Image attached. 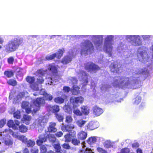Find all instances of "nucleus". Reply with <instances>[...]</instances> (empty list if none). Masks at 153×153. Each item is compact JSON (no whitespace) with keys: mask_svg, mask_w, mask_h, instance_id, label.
<instances>
[{"mask_svg":"<svg viewBox=\"0 0 153 153\" xmlns=\"http://www.w3.org/2000/svg\"><path fill=\"white\" fill-rule=\"evenodd\" d=\"M22 43L23 40L19 38H15L13 40L9 41L6 45V52L10 53L15 51L20 45H22Z\"/></svg>","mask_w":153,"mask_h":153,"instance_id":"nucleus-1","label":"nucleus"},{"mask_svg":"<svg viewBox=\"0 0 153 153\" xmlns=\"http://www.w3.org/2000/svg\"><path fill=\"white\" fill-rule=\"evenodd\" d=\"M83 47L81 49V53L86 56L88 54H91L94 51V47L93 44L90 41L86 42L83 45Z\"/></svg>","mask_w":153,"mask_h":153,"instance_id":"nucleus-2","label":"nucleus"},{"mask_svg":"<svg viewBox=\"0 0 153 153\" xmlns=\"http://www.w3.org/2000/svg\"><path fill=\"white\" fill-rule=\"evenodd\" d=\"M85 69L88 72L96 73L100 69L97 65L92 62H88L84 65Z\"/></svg>","mask_w":153,"mask_h":153,"instance_id":"nucleus-3","label":"nucleus"},{"mask_svg":"<svg viewBox=\"0 0 153 153\" xmlns=\"http://www.w3.org/2000/svg\"><path fill=\"white\" fill-rule=\"evenodd\" d=\"M34 107L33 112L34 113L39 110L41 105H44L45 103V100L42 97H38L33 100Z\"/></svg>","mask_w":153,"mask_h":153,"instance_id":"nucleus-4","label":"nucleus"},{"mask_svg":"<svg viewBox=\"0 0 153 153\" xmlns=\"http://www.w3.org/2000/svg\"><path fill=\"white\" fill-rule=\"evenodd\" d=\"M113 38L112 36H108L105 39L104 48L107 52H111L112 50L113 45Z\"/></svg>","mask_w":153,"mask_h":153,"instance_id":"nucleus-5","label":"nucleus"},{"mask_svg":"<svg viewBox=\"0 0 153 153\" xmlns=\"http://www.w3.org/2000/svg\"><path fill=\"white\" fill-rule=\"evenodd\" d=\"M83 101L84 98L81 96L76 97H72L70 99V102L72 104L74 108L78 106L79 103H82Z\"/></svg>","mask_w":153,"mask_h":153,"instance_id":"nucleus-6","label":"nucleus"},{"mask_svg":"<svg viewBox=\"0 0 153 153\" xmlns=\"http://www.w3.org/2000/svg\"><path fill=\"white\" fill-rule=\"evenodd\" d=\"M128 38L131 39L135 46L140 45L141 43V40L139 36H129Z\"/></svg>","mask_w":153,"mask_h":153,"instance_id":"nucleus-7","label":"nucleus"},{"mask_svg":"<svg viewBox=\"0 0 153 153\" xmlns=\"http://www.w3.org/2000/svg\"><path fill=\"white\" fill-rule=\"evenodd\" d=\"M120 84L124 87H127L131 85V81L129 77H123L121 78Z\"/></svg>","mask_w":153,"mask_h":153,"instance_id":"nucleus-8","label":"nucleus"},{"mask_svg":"<svg viewBox=\"0 0 153 153\" xmlns=\"http://www.w3.org/2000/svg\"><path fill=\"white\" fill-rule=\"evenodd\" d=\"M48 69L52 74L54 75H57L58 74V68L53 64H49L48 66Z\"/></svg>","mask_w":153,"mask_h":153,"instance_id":"nucleus-9","label":"nucleus"},{"mask_svg":"<svg viewBox=\"0 0 153 153\" xmlns=\"http://www.w3.org/2000/svg\"><path fill=\"white\" fill-rule=\"evenodd\" d=\"M103 112V111L102 108L97 106H95L93 108V114L96 116H100Z\"/></svg>","mask_w":153,"mask_h":153,"instance_id":"nucleus-10","label":"nucleus"},{"mask_svg":"<svg viewBox=\"0 0 153 153\" xmlns=\"http://www.w3.org/2000/svg\"><path fill=\"white\" fill-rule=\"evenodd\" d=\"M110 71L113 73H118L120 70V68L118 65L114 62L111 63L110 66Z\"/></svg>","mask_w":153,"mask_h":153,"instance_id":"nucleus-11","label":"nucleus"},{"mask_svg":"<svg viewBox=\"0 0 153 153\" xmlns=\"http://www.w3.org/2000/svg\"><path fill=\"white\" fill-rule=\"evenodd\" d=\"M38 138L39 139L36 141V144L39 146L42 145V144L47 140V137L44 134L40 135Z\"/></svg>","mask_w":153,"mask_h":153,"instance_id":"nucleus-12","label":"nucleus"},{"mask_svg":"<svg viewBox=\"0 0 153 153\" xmlns=\"http://www.w3.org/2000/svg\"><path fill=\"white\" fill-rule=\"evenodd\" d=\"M48 108L50 111L54 113L55 114L60 111L59 107L57 105H50L48 106Z\"/></svg>","mask_w":153,"mask_h":153,"instance_id":"nucleus-13","label":"nucleus"},{"mask_svg":"<svg viewBox=\"0 0 153 153\" xmlns=\"http://www.w3.org/2000/svg\"><path fill=\"white\" fill-rule=\"evenodd\" d=\"M32 119L31 117L26 114H24L21 120L22 122L26 124H29Z\"/></svg>","mask_w":153,"mask_h":153,"instance_id":"nucleus-14","label":"nucleus"},{"mask_svg":"<svg viewBox=\"0 0 153 153\" xmlns=\"http://www.w3.org/2000/svg\"><path fill=\"white\" fill-rule=\"evenodd\" d=\"M75 137V134L73 135L70 134H67L64 136L65 141L66 143L69 142L71 141L72 138Z\"/></svg>","mask_w":153,"mask_h":153,"instance_id":"nucleus-15","label":"nucleus"},{"mask_svg":"<svg viewBox=\"0 0 153 153\" xmlns=\"http://www.w3.org/2000/svg\"><path fill=\"white\" fill-rule=\"evenodd\" d=\"M87 135V134L86 132L82 131L78 133L77 137L79 139L84 140L86 138Z\"/></svg>","mask_w":153,"mask_h":153,"instance_id":"nucleus-16","label":"nucleus"},{"mask_svg":"<svg viewBox=\"0 0 153 153\" xmlns=\"http://www.w3.org/2000/svg\"><path fill=\"white\" fill-rule=\"evenodd\" d=\"M12 135L14 138H18L19 139L24 143H25L27 140V139L23 135L19 136L16 135L14 132L12 133Z\"/></svg>","mask_w":153,"mask_h":153,"instance_id":"nucleus-17","label":"nucleus"},{"mask_svg":"<svg viewBox=\"0 0 153 153\" xmlns=\"http://www.w3.org/2000/svg\"><path fill=\"white\" fill-rule=\"evenodd\" d=\"M74 128V125L71 126V125H65L62 127L63 130L66 131L69 133L71 132L72 130Z\"/></svg>","mask_w":153,"mask_h":153,"instance_id":"nucleus-18","label":"nucleus"},{"mask_svg":"<svg viewBox=\"0 0 153 153\" xmlns=\"http://www.w3.org/2000/svg\"><path fill=\"white\" fill-rule=\"evenodd\" d=\"M82 114H84L85 115H88L89 113V109L88 107L86 106L83 105L81 107Z\"/></svg>","mask_w":153,"mask_h":153,"instance_id":"nucleus-19","label":"nucleus"},{"mask_svg":"<svg viewBox=\"0 0 153 153\" xmlns=\"http://www.w3.org/2000/svg\"><path fill=\"white\" fill-rule=\"evenodd\" d=\"M42 95L43 96L45 100L51 101L53 98V97L51 94H48L45 92H43Z\"/></svg>","mask_w":153,"mask_h":153,"instance_id":"nucleus-20","label":"nucleus"},{"mask_svg":"<svg viewBox=\"0 0 153 153\" xmlns=\"http://www.w3.org/2000/svg\"><path fill=\"white\" fill-rule=\"evenodd\" d=\"M97 138L95 137H89L87 140V142L90 145H92L97 141Z\"/></svg>","mask_w":153,"mask_h":153,"instance_id":"nucleus-21","label":"nucleus"},{"mask_svg":"<svg viewBox=\"0 0 153 153\" xmlns=\"http://www.w3.org/2000/svg\"><path fill=\"white\" fill-rule=\"evenodd\" d=\"M4 74L7 78H11L14 75V73L12 71H6L4 72Z\"/></svg>","mask_w":153,"mask_h":153,"instance_id":"nucleus-22","label":"nucleus"},{"mask_svg":"<svg viewBox=\"0 0 153 153\" xmlns=\"http://www.w3.org/2000/svg\"><path fill=\"white\" fill-rule=\"evenodd\" d=\"M73 119L71 115H66L65 116V122L68 124L71 123Z\"/></svg>","mask_w":153,"mask_h":153,"instance_id":"nucleus-23","label":"nucleus"},{"mask_svg":"<svg viewBox=\"0 0 153 153\" xmlns=\"http://www.w3.org/2000/svg\"><path fill=\"white\" fill-rule=\"evenodd\" d=\"M72 88L73 93V94L75 95H78L80 92L79 90L80 88L77 86L74 85L73 86Z\"/></svg>","mask_w":153,"mask_h":153,"instance_id":"nucleus-24","label":"nucleus"},{"mask_svg":"<svg viewBox=\"0 0 153 153\" xmlns=\"http://www.w3.org/2000/svg\"><path fill=\"white\" fill-rule=\"evenodd\" d=\"M64 109L65 112L67 113L71 114L72 113L71 108L69 105H65L64 107Z\"/></svg>","mask_w":153,"mask_h":153,"instance_id":"nucleus-25","label":"nucleus"},{"mask_svg":"<svg viewBox=\"0 0 153 153\" xmlns=\"http://www.w3.org/2000/svg\"><path fill=\"white\" fill-rule=\"evenodd\" d=\"M55 125H49L48 128V131L49 132L54 133L57 131L56 128L55 127Z\"/></svg>","mask_w":153,"mask_h":153,"instance_id":"nucleus-26","label":"nucleus"},{"mask_svg":"<svg viewBox=\"0 0 153 153\" xmlns=\"http://www.w3.org/2000/svg\"><path fill=\"white\" fill-rule=\"evenodd\" d=\"M26 80L27 82L31 84L34 83L35 78L34 76H27L26 78Z\"/></svg>","mask_w":153,"mask_h":153,"instance_id":"nucleus-27","label":"nucleus"},{"mask_svg":"<svg viewBox=\"0 0 153 153\" xmlns=\"http://www.w3.org/2000/svg\"><path fill=\"white\" fill-rule=\"evenodd\" d=\"M7 83L9 85L13 86H15L17 85V82L16 80L13 79H9L7 81Z\"/></svg>","mask_w":153,"mask_h":153,"instance_id":"nucleus-28","label":"nucleus"},{"mask_svg":"<svg viewBox=\"0 0 153 153\" xmlns=\"http://www.w3.org/2000/svg\"><path fill=\"white\" fill-rule=\"evenodd\" d=\"M141 100V98L139 95L137 96L134 99V104L135 105H138L140 103Z\"/></svg>","mask_w":153,"mask_h":153,"instance_id":"nucleus-29","label":"nucleus"},{"mask_svg":"<svg viewBox=\"0 0 153 153\" xmlns=\"http://www.w3.org/2000/svg\"><path fill=\"white\" fill-rule=\"evenodd\" d=\"M54 102L56 103H62L64 102V99L60 97H57L54 99Z\"/></svg>","mask_w":153,"mask_h":153,"instance_id":"nucleus-30","label":"nucleus"},{"mask_svg":"<svg viewBox=\"0 0 153 153\" xmlns=\"http://www.w3.org/2000/svg\"><path fill=\"white\" fill-rule=\"evenodd\" d=\"M104 146L106 148H111L112 147L111 142L109 140L105 141L103 143Z\"/></svg>","mask_w":153,"mask_h":153,"instance_id":"nucleus-31","label":"nucleus"},{"mask_svg":"<svg viewBox=\"0 0 153 153\" xmlns=\"http://www.w3.org/2000/svg\"><path fill=\"white\" fill-rule=\"evenodd\" d=\"M71 143L74 146L78 145L80 143V141L77 138H73L71 140Z\"/></svg>","mask_w":153,"mask_h":153,"instance_id":"nucleus-32","label":"nucleus"},{"mask_svg":"<svg viewBox=\"0 0 153 153\" xmlns=\"http://www.w3.org/2000/svg\"><path fill=\"white\" fill-rule=\"evenodd\" d=\"M25 143L28 147H32L35 144V142L34 141L30 140H27Z\"/></svg>","mask_w":153,"mask_h":153,"instance_id":"nucleus-33","label":"nucleus"},{"mask_svg":"<svg viewBox=\"0 0 153 153\" xmlns=\"http://www.w3.org/2000/svg\"><path fill=\"white\" fill-rule=\"evenodd\" d=\"M79 153H94L91 149L86 148L85 150L82 149L79 151Z\"/></svg>","mask_w":153,"mask_h":153,"instance_id":"nucleus-34","label":"nucleus"},{"mask_svg":"<svg viewBox=\"0 0 153 153\" xmlns=\"http://www.w3.org/2000/svg\"><path fill=\"white\" fill-rule=\"evenodd\" d=\"M19 131L21 132L25 133L27 130V127L24 125H21L19 126Z\"/></svg>","mask_w":153,"mask_h":153,"instance_id":"nucleus-35","label":"nucleus"},{"mask_svg":"<svg viewBox=\"0 0 153 153\" xmlns=\"http://www.w3.org/2000/svg\"><path fill=\"white\" fill-rule=\"evenodd\" d=\"M48 138L50 141L52 143L55 142L56 140V138L54 134H49Z\"/></svg>","mask_w":153,"mask_h":153,"instance_id":"nucleus-36","label":"nucleus"},{"mask_svg":"<svg viewBox=\"0 0 153 153\" xmlns=\"http://www.w3.org/2000/svg\"><path fill=\"white\" fill-rule=\"evenodd\" d=\"M57 56L56 53H53L49 56H47L45 57V59L48 60H50L54 59Z\"/></svg>","mask_w":153,"mask_h":153,"instance_id":"nucleus-37","label":"nucleus"},{"mask_svg":"<svg viewBox=\"0 0 153 153\" xmlns=\"http://www.w3.org/2000/svg\"><path fill=\"white\" fill-rule=\"evenodd\" d=\"M40 149L41 153H46L47 152V149L44 145H41L40 147Z\"/></svg>","mask_w":153,"mask_h":153,"instance_id":"nucleus-38","label":"nucleus"},{"mask_svg":"<svg viewBox=\"0 0 153 153\" xmlns=\"http://www.w3.org/2000/svg\"><path fill=\"white\" fill-rule=\"evenodd\" d=\"M46 120L45 118H40L37 120V122L38 124H41L42 123V124H45L46 123Z\"/></svg>","mask_w":153,"mask_h":153,"instance_id":"nucleus-39","label":"nucleus"},{"mask_svg":"<svg viewBox=\"0 0 153 153\" xmlns=\"http://www.w3.org/2000/svg\"><path fill=\"white\" fill-rule=\"evenodd\" d=\"M30 106L29 103L28 102L23 101L22 103V107L24 109L29 107Z\"/></svg>","mask_w":153,"mask_h":153,"instance_id":"nucleus-40","label":"nucleus"},{"mask_svg":"<svg viewBox=\"0 0 153 153\" xmlns=\"http://www.w3.org/2000/svg\"><path fill=\"white\" fill-rule=\"evenodd\" d=\"M14 118L17 119H19L21 117L20 112L19 111H17L15 112L13 114Z\"/></svg>","mask_w":153,"mask_h":153,"instance_id":"nucleus-41","label":"nucleus"},{"mask_svg":"<svg viewBox=\"0 0 153 153\" xmlns=\"http://www.w3.org/2000/svg\"><path fill=\"white\" fill-rule=\"evenodd\" d=\"M53 146L54 148L56 149V152L62 150L60 144L59 143L54 144L53 145Z\"/></svg>","mask_w":153,"mask_h":153,"instance_id":"nucleus-42","label":"nucleus"},{"mask_svg":"<svg viewBox=\"0 0 153 153\" xmlns=\"http://www.w3.org/2000/svg\"><path fill=\"white\" fill-rule=\"evenodd\" d=\"M55 116L59 121L61 122L63 121L64 118L62 115L56 114H55Z\"/></svg>","mask_w":153,"mask_h":153,"instance_id":"nucleus-43","label":"nucleus"},{"mask_svg":"<svg viewBox=\"0 0 153 153\" xmlns=\"http://www.w3.org/2000/svg\"><path fill=\"white\" fill-rule=\"evenodd\" d=\"M130 149L127 148H123L121 149L120 153H130Z\"/></svg>","mask_w":153,"mask_h":153,"instance_id":"nucleus-44","label":"nucleus"},{"mask_svg":"<svg viewBox=\"0 0 153 153\" xmlns=\"http://www.w3.org/2000/svg\"><path fill=\"white\" fill-rule=\"evenodd\" d=\"M63 53V51L61 49H59L57 53V58L58 59H60L61 57L62 56Z\"/></svg>","mask_w":153,"mask_h":153,"instance_id":"nucleus-45","label":"nucleus"},{"mask_svg":"<svg viewBox=\"0 0 153 153\" xmlns=\"http://www.w3.org/2000/svg\"><path fill=\"white\" fill-rule=\"evenodd\" d=\"M102 43V41L100 39H98L94 43L95 45L96 46V47H99L101 45Z\"/></svg>","mask_w":153,"mask_h":153,"instance_id":"nucleus-46","label":"nucleus"},{"mask_svg":"<svg viewBox=\"0 0 153 153\" xmlns=\"http://www.w3.org/2000/svg\"><path fill=\"white\" fill-rule=\"evenodd\" d=\"M37 82L39 84H42L44 83V79L42 76H39L37 79Z\"/></svg>","mask_w":153,"mask_h":153,"instance_id":"nucleus-47","label":"nucleus"},{"mask_svg":"<svg viewBox=\"0 0 153 153\" xmlns=\"http://www.w3.org/2000/svg\"><path fill=\"white\" fill-rule=\"evenodd\" d=\"M73 112L75 115L77 116H80L82 115L81 111V112L78 109L74 110Z\"/></svg>","mask_w":153,"mask_h":153,"instance_id":"nucleus-48","label":"nucleus"},{"mask_svg":"<svg viewBox=\"0 0 153 153\" xmlns=\"http://www.w3.org/2000/svg\"><path fill=\"white\" fill-rule=\"evenodd\" d=\"M97 150L100 153H107V152L106 151L101 147H97Z\"/></svg>","mask_w":153,"mask_h":153,"instance_id":"nucleus-49","label":"nucleus"},{"mask_svg":"<svg viewBox=\"0 0 153 153\" xmlns=\"http://www.w3.org/2000/svg\"><path fill=\"white\" fill-rule=\"evenodd\" d=\"M37 73L38 74H40L42 75H43L45 72V71L42 69H40L37 70Z\"/></svg>","mask_w":153,"mask_h":153,"instance_id":"nucleus-50","label":"nucleus"},{"mask_svg":"<svg viewBox=\"0 0 153 153\" xmlns=\"http://www.w3.org/2000/svg\"><path fill=\"white\" fill-rule=\"evenodd\" d=\"M62 146L63 148L66 149H71V147L68 143H64L63 144Z\"/></svg>","mask_w":153,"mask_h":153,"instance_id":"nucleus-51","label":"nucleus"},{"mask_svg":"<svg viewBox=\"0 0 153 153\" xmlns=\"http://www.w3.org/2000/svg\"><path fill=\"white\" fill-rule=\"evenodd\" d=\"M94 125H87V127L88 129L90 130H92L97 128L96 127H94Z\"/></svg>","mask_w":153,"mask_h":153,"instance_id":"nucleus-52","label":"nucleus"},{"mask_svg":"<svg viewBox=\"0 0 153 153\" xmlns=\"http://www.w3.org/2000/svg\"><path fill=\"white\" fill-rule=\"evenodd\" d=\"M4 143L6 145L8 146L12 145L13 143L12 141L10 139L5 140Z\"/></svg>","mask_w":153,"mask_h":153,"instance_id":"nucleus-53","label":"nucleus"},{"mask_svg":"<svg viewBox=\"0 0 153 153\" xmlns=\"http://www.w3.org/2000/svg\"><path fill=\"white\" fill-rule=\"evenodd\" d=\"M14 59L13 57H10L7 59V62L9 64H12L14 61Z\"/></svg>","mask_w":153,"mask_h":153,"instance_id":"nucleus-54","label":"nucleus"},{"mask_svg":"<svg viewBox=\"0 0 153 153\" xmlns=\"http://www.w3.org/2000/svg\"><path fill=\"white\" fill-rule=\"evenodd\" d=\"M31 107L32 105H30L29 107H27L25 109V112L27 114H29L31 113Z\"/></svg>","mask_w":153,"mask_h":153,"instance_id":"nucleus-55","label":"nucleus"},{"mask_svg":"<svg viewBox=\"0 0 153 153\" xmlns=\"http://www.w3.org/2000/svg\"><path fill=\"white\" fill-rule=\"evenodd\" d=\"M132 147L133 148H137L139 146V144L137 142L134 143L132 144Z\"/></svg>","mask_w":153,"mask_h":153,"instance_id":"nucleus-56","label":"nucleus"},{"mask_svg":"<svg viewBox=\"0 0 153 153\" xmlns=\"http://www.w3.org/2000/svg\"><path fill=\"white\" fill-rule=\"evenodd\" d=\"M86 121L82 120V119H80L78 120L76 123L77 124H84L85 123Z\"/></svg>","mask_w":153,"mask_h":153,"instance_id":"nucleus-57","label":"nucleus"},{"mask_svg":"<svg viewBox=\"0 0 153 153\" xmlns=\"http://www.w3.org/2000/svg\"><path fill=\"white\" fill-rule=\"evenodd\" d=\"M63 90L65 92H69L70 91V88L68 86H64L63 87Z\"/></svg>","mask_w":153,"mask_h":153,"instance_id":"nucleus-58","label":"nucleus"},{"mask_svg":"<svg viewBox=\"0 0 153 153\" xmlns=\"http://www.w3.org/2000/svg\"><path fill=\"white\" fill-rule=\"evenodd\" d=\"M10 128L11 127L13 129L16 130L18 129V127H19V125H7Z\"/></svg>","mask_w":153,"mask_h":153,"instance_id":"nucleus-59","label":"nucleus"},{"mask_svg":"<svg viewBox=\"0 0 153 153\" xmlns=\"http://www.w3.org/2000/svg\"><path fill=\"white\" fill-rule=\"evenodd\" d=\"M140 73L142 74H146L148 73L149 72L147 69L144 68L141 69Z\"/></svg>","mask_w":153,"mask_h":153,"instance_id":"nucleus-60","label":"nucleus"},{"mask_svg":"<svg viewBox=\"0 0 153 153\" xmlns=\"http://www.w3.org/2000/svg\"><path fill=\"white\" fill-rule=\"evenodd\" d=\"M145 107V105L144 103L143 102H142L140 103V105L138 107V110H143Z\"/></svg>","mask_w":153,"mask_h":153,"instance_id":"nucleus-61","label":"nucleus"},{"mask_svg":"<svg viewBox=\"0 0 153 153\" xmlns=\"http://www.w3.org/2000/svg\"><path fill=\"white\" fill-rule=\"evenodd\" d=\"M63 135V133L62 131L57 132L55 134L56 136L57 137H61Z\"/></svg>","mask_w":153,"mask_h":153,"instance_id":"nucleus-62","label":"nucleus"},{"mask_svg":"<svg viewBox=\"0 0 153 153\" xmlns=\"http://www.w3.org/2000/svg\"><path fill=\"white\" fill-rule=\"evenodd\" d=\"M25 95V93L24 92H21L19 93L18 95L20 98H22V97H23Z\"/></svg>","mask_w":153,"mask_h":153,"instance_id":"nucleus-63","label":"nucleus"},{"mask_svg":"<svg viewBox=\"0 0 153 153\" xmlns=\"http://www.w3.org/2000/svg\"><path fill=\"white\" fill-rule=\"evenodd\" d=\"M39 149L36 148H34L32 149L31 152V153H38Z\"/></svg>","mask_w":153,"mask_h":153,"instance_id":"nucleus-64","label":"nucleus"}]
</instances>
